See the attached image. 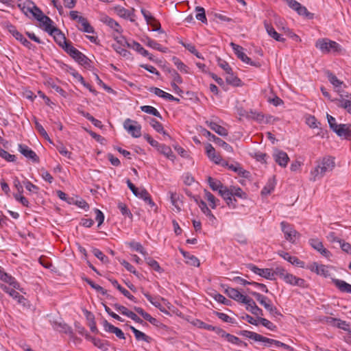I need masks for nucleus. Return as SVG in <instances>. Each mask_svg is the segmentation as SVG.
<instances>
[{
    "mask_svg": "<svg viewBox=\"0 0 351 351\" xmlns=\"http://www.w3.org/2000/svg\"><path fill=\"white\" fill-rule=\"evenodd\" d=\"M103 326L106 332L114 334L119 339H125L123 332L120 328L109 323L107 320L105 319L103 321Z\"/></svg>",
    "mask_w": 351,
    "mask_h": 351,
    "instance_id": "f3484780",
    "label": "nucleus"
},
{
    "mask_svg": "<svg viewBox=\"0 0 351 351\" xmlns=\"http://www.w3.org/2000/svg\"><path fill=\"white\" fill-rule=\"evenodd\" d=\"M130 330L133 332L135 338L137 341H144L147 343H150L152 341V338L147 335L144 332L137 330L132 326H130Z\"/></svg>",
    "mask_w": 351,
    "mask_h": 351,
    "instance_id": "2f4dec72",
    "label": "nucleus"
},
{
    "mask_svg": "<svg viewBox=\"0 0 351 351\" xmlns=\"http://www.w3.org/2000/svg\"><path fill=\"white\" fill-rule=\"evenodd\" d=\"M222 165L227 166L229 169L237 173L238 175L241 176L243 178H247L250 176V172L243 169L239 165H229L228 162H226L223 163Z\"/></svg>",
    "mask_w": 351,
    "mask_h": 351,
    "instance_id": "cd10ccee",
    "label": "nucleus"
},
{
    "mask_svg": "<svg viewBox=\"0 0 351 351\" xmlns=\"http://www.w3.org/2000/svg\"><path fill=\"white\" fill-rule=\"evenodd\" d=\"M280 256L291 264L300 267H304V262L299 260L296 256H292L287 252H282Z\"/></svg>",
    "mask_w": 351,
    "mask_h": 351,
    "instance_id": "7c9ffc66",
    "label": "nucleus"
},
{
    "mask_svg": "<svg viewBox=\"0 0 351 351\" xmlns=\"http://www.w3.org/2000/svg\"><path fill=\"white\" fill-rule=\"evenodd\" d=\"M79 23L81 24V27H78L80 31L89 34H93L95 32L94 28L90 25L86 18H80Z\"/></svg>",
    "mask_w": 351,
    "mask_h": 351,
    "instance_id": "e433bc0d",
    "label": "nucleus"
},
{
    "mask_svg": "<svg viewBox=\"0 0 351 351\" xmlns=\"http://www.w3.org/2000/svg\"><path fill=\"white\" fill-rule=\"evenodd\" d=\"M145 44L152 48V49H156L159 51H161V52H167V47H162L159 43H158L156 41L149 38H146V40H145Z\"/></svg>",
    "mask_w": 351,
    "mask_h": 351,
    "instance_id": "79ce46f5",
    "label": "nucleus"
},
{
    "mask_svg": "<svg viewBox=\"0 0 351 351\" xmlns=\"http://www.w3.org/2000/svg\"><path fill=\"white\" fill-rule=\"evenodd\" d=\"M251 294L255 297L257 301L269 312V313L276 317L282 315L276 306H273L271 300L266 296L257 292H251Z\"/></svg>",
    "mask_w": 351,
    "mask_h": 351,
    "instance_id": "7ed1b4c3",
    "label": "nucleus"
},
{
    "mask_svg": "<svg viewBox=\"0 0 351 351\" xmlns=\"http://www.w3.org/2000/svg\"><path fill=\"white\" fill-rule=\"evenodd\" d=\"M86 337L87 339L90 340L92 343L94 344L95 346L101 349V350H106V345L104 342H103L101 339L98 338H95L89 335H86Z\"/></svg>",
    "mask_w": 351,
    "mask_h": 351,
    "instance_id": "3c124183",
    "label": "nucleus"
},
{
    "mask_svg": "<svg viewBox=\"0 0 351 351\" xmlns=\"http://www.w3.org/2000/svg\"><path fill=\"white\" fill-rule=\"evenodd\" d=\"M230 46L232 47L234 53L237 56L238 58H239L242 62H243L245 64H250L251 66H254L255 67H260L261 64L258 62H254L252 61L244 52H243V48L237 45L234 43H230Z\"/></svg>",
    "mask_w": 351,
    "mask_h": 351,
    "instance_id": "39448f33",
    "label": "nucleus"
},
{
    "mask_svg": "<svg viewBox=\"0 0 351 351\" xmlns=\"http://www.w3.org/2000/svg\"><path fill=\"white\" fill-rule=\"evenodd\" d=\"M243 304L247 305L246 309L255 315H262L263 311L256 304L255 302L250 298L247 297Z\"/></svg>",
    "mask_w": 351,
    "mask_h": 351,
    "instance_id": "aec40b11",
    "label": "nucleus"
},
{
    "mask_svg": "<svg viewBox=\"0 0 351 351\" xmlns=\"http://www.w3.org/2000/svg\"><path fill=\"white\" fill-rule=\"evenodd\" d=\"M0 279L3 281L10 284L12 285L14 289H18L19 288V285L18 282H16L13 277L8 275V274L5 273L3 271H2L1 275H0Z\"/></svg>",
    "mask_w": 351,
    "mask_h": 351,
    "instance_id": "ea45409f",
    "label": "nucleus"
},
{
    "mask_svg": "<svg viewBox=\"0 0 351 351\" xmlns=\"http://www.w3.org/2000/svg\"><path fill=\"white\" fill-rule=\"evenodd\" d=\"M199 207L200 208L202 213L206 215V217H208L209 220L211 221L213 223L216 220L215 217L212 213L210 210L208 208L206 204L204 201H200L199 203Z\"/></svg>",
    "mask_w": 351,
    "mask_h": 351,
    "instance_id": "a19ab883",
    "label": "nucleus"
},
{
    "mask_svg": "<svg viewBox=\"0 0 351 351\" xmlns=\"http://www.w3.org/2000/svg\"><path fill=\"white\" fill-rule=\"evenodd\" d=\"M346 96L347 97H350V99H346L341 97L340 99H332V101L335 102L338 107L346 110L349 104L351 102V95H346Z\"/></svg>",
    "mask_w": 351,
    "mask_h": 351,
    "instance_id": "49530a36",
    "label": "nucleus"
},
{
    "mask_svg": "<svg viewBox=\"0 0 351 351\" xmlns=\"http://www.w3.org/2000/svg\"><path fill=\"white\" fill-rule=\"evenodd\" d=\"M130 47L134 49L142 56L147 57L149 60H153L152 55L150 54L147 50L145 49L138 43L133 41Z\"/></svg>",
    "mask_w": 351,
    "mask_h": 351,
    "instance_id": "473e14b6",
    "label": "nucleus"
},
{
    "mask_svg": "<svg viewBox=\"0 0 351 351\" xmlns=\"http://www.w3.org/2000/svg\"><path fill=\"white\" fill-rule=\"evenodd\" d=\"M217 62L219 66L223 69L227 74L230 73L232 71V68L226 61L221 58H218Z\"/></svg>",
    "mask_w": 351,
    "mask_h": 351,
    "instance_id": "338daca9",
    "label": "nucleus"
},
{
    "mask_svg": "<svg viewBox=\"0 0 351 351\" xmlns=\"http://www.w3.org/2000/svg\"><path fill=\"white\" fill-rule=\"evenodd\" d=\"M273 158L275 162L281 167H286L288 162L289 161V158L287 154L280 149H276L273 154Z\"/></svg>",
    "mask_w": 351,
    "mask_h": 351,
    "instance_id": "9d476101",
    "label": "nucleus"
},
{
    "mask_svg": "<svg viewBox=\"0 0 351 351\" xmlns=\"http://www.w3.org/2000/svg\"><path fill=\"white\" fill-rule=\"evenodd\" d=\"M34 123H35V128L37 130V131L38 132V133L42 136H43L46 140H47L50 143H51L48 134L47 133V132L45 131V130L44 129L43 125L41 124H40L39 122L37 121L36 117H34Z\"/></svg>",
    "mask_w": 351,
    "mask_h": 351,
    "instance_id": "09e8293b",
    "label": "nucleus"
},
{
    "mask_svg": "<svg viewBox=\"0 0 351 351\" xmlns=\"http://www.w3.org/2000/svg\"><path fill=\"white\" fill-rule=\"evenodd\" d=\"M170 199L171 204L178 211H180L181 208L179 204V195L176 193L170 192Z\"/></svg>",
    "mask_w": 351,
    "mask_h": 351,
    "instance_id": "680f3d73",
    "label": "nucleus"
},
{
    "mask_svg": "<svg viewBox=\"0 0 351 351\" xmlns=\"http://www.w3.org/2000/svg\"><path fill=\"white\" fill-rule=\"evenodd\" d=\"M207 181L210 189L214 191H218V193H219L220 190L223 189L225 186L221 181L215 180L211 177H208Z\"/></svg>",
    "mask_w": 351,
    "mask_h": 351,
    "instance_id": "f704fd0d",
    "label": "nucleus"
},
{
    "mask_svg": "<svg viewBox=\"0 0 351 351\" xmlns=\"http://www.w3.org/2000/svg\"><path fill=\"white\" fill-rule=\"evenodd\" d=\"M225 293L230 298L241 303H243L247 298V296L241 294L237 289L231 287H227L225 289Z\"/></svg>",
    "mask_w": 351,
    "mask_h": 351,
    "instance_id": "6ab92c4d",
    "label": "nucleus"
},
{
    "mask_svg": "<svg viewBox=\"0 0 351 351\" xmlns=\"http://www.w3.org/2000/svg\"><path fill=\"white\" fill-rule=\"evenodd\" d=\"M247 267L254 274L266 279L273 280L274 278V273L271 269H261L253 264L247 265Z\"/></svg>",
    "mask_w": 351,
    "mask_h": 351,
    "instance_id": "6e6552de",
    "label": "nucleus"
},
{
    "mask_svg": "<svg viewBox=\"0 0 351 351\" xmlns=\"http://www.w3.org/2000/svg\"><path fill=\"white\" fill-rule=\"evenodd\" d=\"M118 208H119V209L120 210L121 214L123 216L128 217L130 219H132L133 215H132V213L130 212V210H129V208H128V206H126L125 204L122 203V202H119L118 203Z\"/></svg>",
    "mask_w": 351,
    "mask_h": 351,
    "instance_id": "5fc2aeb1",
    "label": "nucleus"
},
{
    "mask_svg": "<svg viewBox=\"0 0 351 351\" xmlns=\"http://www.w3.org/2000/svg\"><path fill=\"white\" fill-rule=\"evenodd\" d=\"M334 167V158L330 156L324 157L317 162V166L311 171V180L315 181L322 178L326 172L331 171Z\"/></svg>",
    "mask_w": 351,
    "mask_h": 351,
    "instance_id": "f257e3e1",
    "label": "nucleus"
},
{
    "mask_svg": "<svg viewBox=\"0 0 351 351\" xmlns=\"http://www.w3.org/2000/svg\"><path fill=\"white\" fill-rule=\"evenodd\" d=\"M228 341L238 346H243L245 347L247 346V344L245 342L241 341L239 338L232 335H228Z\"/></svg>",
    "mask_w": 351,
    "mask_h": 351,
    "instance_id": "e2e57ef3",
    "label": "nucleus"
},
{
    "mask_svg": "<svg viewBox=\"0 0 351 351\" xmlns=\"http://www.w3.org/2000/svg\"><path fill=\"white\" fill-rule=\"evenodd\" d=\"M308 243L324 256L328 257L330 255V252L324 247L322 242L319 239L315 238L310 239Z\"/></svg>",
    "mask_w": 351,
    "mask_h": 351,
    "instance_id": "4468645a",
    "label": "nucleus"
},
{
    "mask_svg": "<svg viewBox=\"0 0 351 351\" xmlns=\"http://www.w3.org/2000/svg\"><path fill=\"white\" fill-rule=\"evenodd\" d=\"M206 124L213 131H215L217 134L221 136H226L228 134V130L218 125L217 123L213 122V121H206Z\"/></svg>",
    "mask_w": 351,
    "mask_h": 351,
    "instance_id": "393cba45",
    "label": "nucleus"
},
{
    "mask_svg": "<svg viewBox=\"0 0 351 351\" xmlns=\"http://www.w3.org/2000/svg\"><path fill=\"white\" fill-rule=\"evenodd\" d=\"M341 138L345 139L351 138V124H339L333 131Z\"/></svg>",
    "mask_w": 351,
    "mask_h": 351,
    "instance_id": "ddd939ff",
    "label": "nucleus"
},
{
    "mask_svg": "<svg viewBox=\"0 0 351 351\" xmlns=\"http://www.w3.org/2000/svg\"><path fill=\"white\" fill-rule=\"evenodd\" d=\"M297 12V13L301 16H305L306 18L307 19H313V14L309 12L306 8L302 5L301 4L299 5V7L297 8V10H295Z\"/></svg>",
    "mask_w": 351,
    "mask_h": 351,
    "instance_id": "4d7b16f0",
    "label": "nucleus"
},
{
    "mask_svg": "<svg viewBox=\"0 0 351 351\" xmlns=\"http://www.w3.org/2000/svg\"><path fill=\"white\" fill-rule=\"evenodd\" d=\"M100 21L109 26L111 29L119 34H121L123 32V29L121 25L115 21L113 19L109 17L107 15H101L100 17Z\"/></svg>",
    "mask_w": 351,
    "mask_h": 351,
    "instance_id": "a211bd4d",
    "label": "nucleus"
},
{
    "mask_svg": "<svg viewBox=\"0 0 351 351\" xmlns=\"http://www.w3.org/2000/svg\"><path fill=\"white\" fill-rule=\"evenodd\" d=\"M21 10L26 16L30 14L36 19L42 14V10L32 2L27 5H23Z\"/></svg>",
    "mask_w": 351,
    "mask_h": 351,
    "instance_id": "dca6fc26",
    "label": "nucleus"
},
{
    "mask_svg": "<svg viewBox=\"0 0 351 351\" xmlns=\"http://www.w3.org/2000/svg\"><path fill=\"white\" fill-rule=\"evenodd\" d=\"M51 323L53 330L59 332L65 333L69 335L71 337H73L74 333L71 327L66 323L58 321H52Z\"/></svg>",
    "mask_w": 351,
    "mask_h": 351,
    "instance_id": "f8f14e48",
    "label": "nucleus"
},
{
    "mask_svg": "<svg viewBox=\"0 0 351 351\" xmlns=\"http://www.w3.org/2000/svg\"><path fill=\"white\" fill-rule=\"evenodd\" d=\"M123 128L134 138H138L141 136V126L136 121L126 119L123 123Z\"/></svg>",
    "mask_w": 351,
    "mask_h": 351,
    "instance_id": "423d86ee",
    "label": "nucleus"
},
{
    "mask_svg": "<svg viewBox=\"0 0 351 351\" xmlns=\"http://www.w3.org/2000/svg\"><path fill=\"white\" fill-rule=\"evenodd\" d=\"M82 280L86 282L93 289H95L97 291L101 293L102 295H107V291L105 290L102 287L95 284L90 279L86 277H82Z\"/></svg>",
    "mask_w": 351,
    "mask_h": 351,
    "instance_id": "de8ad7c7",
    "label": "nucleus"
},
{
    "mask_svg": "<svg viewBox=\"0 0 351 351\" xmlns=\"http://www.w3.org/2000/svg\"><path fill=\"white\" fill-rule=\"evenodd\" d=\"M64 51L81 65H89L90 60L71 43L65 46Z\"/></svg>",
    "mask_w": 351,
    "mask_h": 351,
    "instance_id": "20e7f679",
    "label": "nucleus"
},
{
    "mask_svg": "<svg viewBox=\"0 0 351 351\" xmlns=\"http://www.w3.org/2000/svg\"><path fill=\"white\" fill-rule=\"evenodd\" d=\"M92 252L95 256L99 259L102 263H107L109 261L108 258L99 249L93 248Z\"/></svg>",
    "mask_w": 351,
    "mask_h": 351,
    "instance_id": "6e6d98bb",
    "label": "nucleus"
},
{
    "mask_svg": "<svg viewBox=\"0 0 351 351\" xmlns=\"http://www.w3.org/2000/svg\"><path fill=\"white\" fill-rule=\"evenodd\" d=\"M9 32L12 34V35L19 41L25 47L28 49H32L34 46L33 45L27 40L19 31L16 30L14 26L10 25L8 27Z\"/></svg>",
    "mask_w": 351,
    "mask_h": 351,
    "instance_id": "2eb2a0df",
    "label": "nucleus"
},
{
    "mask_svg": "<svg viewBox=\"0 0 351 351\" xmlns=\"http://www.w3.org/2000/svg\"><path fill=\"white\" fill-rule=\"evenodd\" d=\"M116 11L117 14L124 19L129 18L131 15L130 11L123 8V7H117L116 8Z\"/></svg>",
    "mask_w": 351,
    "mask_h": 351,
    "instance_id": "774afa93",
    "label": "nucleus"
},
{
    "mask_svg": "<svg viewBox=\"0 0 351 351\" xmlns=\"http://www.w3.org/2000/svg\"><path fill=\"white\" fill-rule=\"evenodd\" d=\"M315 47L324 53L338 52L341 50L339 44L328 38L318 39L315 43Z\"/></svg>",
    "mask_w": 351,
    "mask_h": 351,
    "instance_id": "f03ea898",
    "label": "nucleus"
},
{
    "mask_svg": "<svg viewBox=\"0 0 351 351\" xmlns=\"http://www.w3.org/2000/svg\"><path fill=\"white\" fill-rule=\"evenodd\" d=\"M332 282L341 292L351 293V285L346 281L339 279H332Z\"/></svg>",
    "mask_w": 351,
    "mask_h": 351,
    "instance_id": "a878e982",
    "label": "nucleus"
},
{
    "mask_svg": "<svg viewBox=\"0 0 351 351\" xmlns=\"http://www.w3.org/2000/svg\"><path fill=\"white\" fill-rule=\"evenodd\" d=\"M327 322L336 326L339 328L343 329V330L350 331L349 328V324H348L346 321H343L340 319L333 318V317H328Z\"/></svg>",
    "mask_w": 351,
    "mask_h": 351,
    "instance_id": "bb28decb",
    "label": "nucleus"
},
{
    "mask_svg": "<svg viewBox=\"0 0 351 351\" xmlns=\"http://www.w3.org/2000/svg\"><path fill=\"white\" fill-rule=\"evenodd\" d=\"M109 280L114 287H116L121 293H123L124 296L128 298L129 300L136 302L135 297H134L127 289L121 287L117 280L109 278Z\"/></svg>",
    "mask_w": 351,
    "mask_h": 351,
    "instance_id": "c85d7f7f",
    "label": "nucleus"
},
{
    "mask_svg": "<svg viewBox=\"0 0 351 351\" xmlns=\"http://www.w3.org/2000/svg\"><path fill=\"white\" fill-rule=\"evenodd\" d=\"M169 73L170 74L171 77L173 80L172 82L178 83V84H182V79L181 76L178 74V73L174 70V69H167Z\"/></svg>",
    "mask_w": 351,
    "mask_h": 351,
    "instance_id": "bf43d9fd",
    "label": "nucleus"
},
{
    "mask_svg": "<svg viewBox=\"0 0 351 351\" xmlns=\"http://www.w3.org/2000/svg\"><path fill=\"white\" fill-rule=\"evenodd\" d=\"M276 183L274 179H269L267 182L266 185L263 187L261 191L263 195H269L274 189Z\"/></svg>",
    "mask_w": 351,
    "mask_h": 351,
    "instance_id": "37998d69",
    "label": "nucleus"
},
{
    "mask_svg": "<svg viewBox=\"0 0 351 351\" xmlns=\"http://www.w3.org/2000/svg\"><path fill=\"white\" fill-rule=\"evenodd\" d=\"M49 34L53 37L57 44L64 49H65L66 45H69L71 44V43H68L66 41L64 34H62V32L57 27L53 28Z\"/></svg>",
    "mask_w": 351,
    "mask_h": 351,
    "instance_id": "9b49d317",
    "label": "nucleus"
},
{
    "mask_svg": "<svg viewBox=\"0 0 351 351\" xmlns=\"http://www.w3.org/2000/svg\"><path fill=\"white\" fill-rule=\"evenodd\" d=\"M206 151L208 158L216 164H219L221 161V156L216 154L215 148L211 144L206 146Z\"/></svg>",
    "mask_w": 351,
    "mask_h": 351,
    "instance_id": "c756f323",
    "label": "nucleus"
},
{
    "mask_svg": "<svg viewBox=\"0 0 351 351\" xmlns=\"http://www.w3.org/2000/svg\"><path fill=\"white\" fill-rule=\"evenodd\" d=\"M184 258H185V262L186 264L195 267L199 266V259L196 256L191 254L189 252H188V254Z\"/></svg>",
    "mask_w": 351,
    "mask_h": 351,
    "instance_id": "8fccbe9b",
    "label": "nucleus"
},
{
    "mask_svg": "<svg viewBox=\"0 0 351 351\" xmlns=\"http://www.w3.org/2000/svg\"><path fill=\"white\" fill-rule=\"evenodd\" d=\"M204 194L206 199L209 202L210 206L213 209H215L219 200L217 199L210 192L207 190H204Z\"/></svg>",
    "mask_w": 351,
    "mask_h": 351,
    "instance_id": "c03bdc74",
    "label": "nucleus"
},
{
    "mask_svg": "<svg viewBox=\"0 0 351 351\" xmlns=\"http://www.w3.org/2000/svg\"><path fill=\"white\" fill-rule=\"evenodd\" d=\"M237 334L245 337L247 338L252 339L256 341H261V340L263 339L262 335L254 332L248 330H241L239 332H237Z\"/></svg>",
    "mask_w": 351,
    "mask_h": 351,
    "instance_id": "58836bf2",
    "label": "nucleus"
},
{
    "mask_svg": "<svg viewBox=\"0 0 351 351\" xmlns=\"http://www.w3.org/2000/svg\"><path fill=\"white\" fill-rule=\"evenodd\" d=\"M172 61L173 64L177 66V68L182 72L188 73V66L183 63L178 58L173 56L172 58Z\"/></svg>",
    "mask_w": 351,
    "mask_h": 351,
    "instance_id": "603ef678",
    "label": "nucleus"
},
{
    "mask_svg": "<svg viewBox=\"0 0 351 351\" xmlns=\"http://www.w3.org/2000/svg\"><path fill=\"white\" fill-rule=\"evenodd\" d=\"M280 226L286 240L292 243H295V239L299 237L300 234L293 228L291 224L285 221H282L280 223Z\"/></svg>",
    "mask_w": 351,
    "mask_h": 351,
    "instance_id": "0eeeda50",
    "label": "nucleus"
},
{
    "mask_svg": "<svg viewBox=\"0 0 351 351\" xmlns=\"http://www.w3.org/2000/svg\"><path fill=\"white\" fill-rule=\"evenodd\" d=\"M264 26L267 34L276 41L284 43L285 39L278 34L273 27V26L267 21L264 22Z\"/></svg>",
    "mask_w": 351,
    "mask_h": 351,
    "instance_id": "4be33fe9",
    "label": "nucleus"
},
{
    "mask_svg": "<svg viewBox=\"0 0 351 351\" xmlns=\"http://www.w3.org/2000/svg\"><path fill=\"white\" fill-rule=\"evenodd\" d=\"M19 152L23 154L25 158L31 160L34 162H39V157L37 154L31 149L27 145L24 144H19L18 146Z\"/></svg>",
    "mask_w": 351,
    "mask_h": 351,
    "instance_id": "1a4fd4ad",
    "label": "nucleus"
},
{
    "mask_svg": "<svg viewBox=\"0 0 351 351\" xmlns=\"http://www.w3.org/2000/svg\"><path fill=\"white\" fill-rule=\"evenodd\" d=\"M328 78L330 82L335 87H339L343 84V82L340 81L334 74L330 72H328Z\"/></svg>",
    "mask_w": 351,
    "mask_h": 351,
    "instance_id": "69168bd1",
    "label": "nucleus"
},
{
    "mask_svg": "<svg viewBox=\"0 0 351 351\" xmlns=\"http://www.w3.org/2000/svg\"><path fill=\"white\" fill-rule=\"evenodd\" d=\"M284 281L286 283L290 284L293 286H298L300 287H306V281L304 279L298 278L289 273L288 275H287V277L284 280Z\"/></svg>",
    "mask_w": 351,
    "mask_h": 351,
    "instance_id": "412c9836",
    "label": "nucleus"
},
{
    "mask_svg": "<svg viewBox=\"0 0 351 351\" xmlns=\"http://www.w3.org/2000/svg\"><path fill=\"white\" fill-rule=\"evenodd\" d=\"M157 150L171 160H173L176 158L170 147L166 145L160 144Z\"/></svg>",
    "mask_w": 351,
    "mask_h": 351,
    "instance_id": "c9c22d12",
    "label": "nucleus"
},
{
    "mask_svg": "<svg viewBox=\"0 0 351 351\" xmlns=\"http://www.w3.org/2000/svg\"><path fill=\"white\" fill-rule=\"evenodd\" d=\"M195 11L197 12V14L195 18L202 21L203 23H207V19L205 14V10L202 7L197 6L195 8Z\"/></svg>",
    "mask_w": 351,
    "mask_h": 351,
    "instance_id": "864d4df0",
    "label": "nucleus"
},
{
    "mask_svg": "<svg viewBox=\"0 0 351 351\" xmlns=\"http://www.w3.org/2000/svg\"><path fill=\"white\" fill-rule=\"evenodd\" d=\"M215 143L218 145L219 146L221 147L224 150H226L228 152H232L233 148L231 145L228 144L226 142L221 139L220 138H215Z\"/></svg>",
    "mask_w": 351,
    "mask_h": 351,
    "instance_id": "13d9d810",
    "label": "nucleus"
},
{
    "mask_svg": "<svg viewBox=\"0 0 351 351\" xmlns=\"http://www.w3.org/2000/svg\"><path fill=\"white\" fill-rule=\"evenodd\" d=\"M226 81L228 84L233 86L237 87L242 85L241 80L237 76L234 75L232 71L230 73L227 74Z\"/></svg>",
    "mask_w": 351,
    "mask_h": 351,
    "instance_id": "4c0bfd02",
    "label": "nucleus"
},
{
    "mask_svg": "<svg viewBox=\"0 0 351 351\" xmlns=\"http://www.w3.org/2000/svg\"><path fill=\"white\" fill-rule=\"evenodd\" d=\"M182 45L191 53L194 54L197 58L203 59L202 54L197 51V50L196 49L195 47L193 45L182 43Z\"/></svg>",
    "mask_w": 351,
    "mask_h": 351,
    "instance_id": "0e129e2a",
    "label": "nucleus"
},
{
    "mask_svg": "<svg viewBox=\"0 0 351 351\" xmlns=\"http://www.w3.org/2000/svg\"><path fill=\"white\" fill-rule=\"evenodd\" d=\"M261 342L268 343V346H270L271 344L275 345L277 347H282L284 349L289 350V351H294V348L287 344H285L280 341L269 339L263 336V339L261 340Z\"/></svg>",
    "mask_w": 351,
    "mask_h": 351,
    "instance_id": "b1692460",
    "label": "nucleus"
},
{
    "mask_svg": "<svg viewBox=\"0 0 351 351\" xmlns=\"http://www.w3.org/2000/svg\"><path fill=\"white\" fill-rule=\"evenodd\" d=\"M36 20L45 26V30L48 33L51 32L53 28H56V27L53 26V21L49 16L45 15L43 12Z\"/></svg>",
    "mask_w": 351,
    "mask_h": 351,
    "instance_id": "5701e85b",
    "label": "nucleus"
},
{
    "mask_svg": "<svg viewBox=\"0 0 351 351\" xmlns=\"http://www.w3.org/2000/svg\"><path fill=\"white\" fill-rule=\"evenodd\" d=\"M23 184L25 189L33 193H38L39 191V188L35 184H32L30 181L26 180L23 181Z\"/></svg>",
    "mask_w": 351,
    "mask_h": 351,
    "instance_id": "052dcab7",
    "label": "nucleus"
},
{
    "mask_svg": "<svg viewBox=\"0 0 351 351\" xmlns=\"http://www.w3.org/2000/svg\"><path fill=\"white\" fill-rule=\"evenodd\" d=\"M141 109L142 111L147 113V114H152L156 117H158L160 118V119H162L160 113L158 111V110L156 108H155L153 106H143L141 107Z\"/></svg>",
    "mask_w": 351,
    "mask_h": 351,
    "instance_id": "a18cd8bd",
    "label": "nucleus"
},
{
    "mask_svg": "<svg viewBox=\"0 0 351 351\" xmlns=\"http://www.w3.org/2000/svg\"><path fill=\"white\" fill-rule=\"evenodd\" d=\"M1 288L7 293H8L11 297L14 299H17L19 302H21L23 300H24V297L19 294L14 289H11L7 285H1Z\"/></svg>",
    "mask_w": 351,
    "mask_h": 351,
    "instance_id": "72a5a7b5",
    "label": "nucleus"
}]
</instances>
